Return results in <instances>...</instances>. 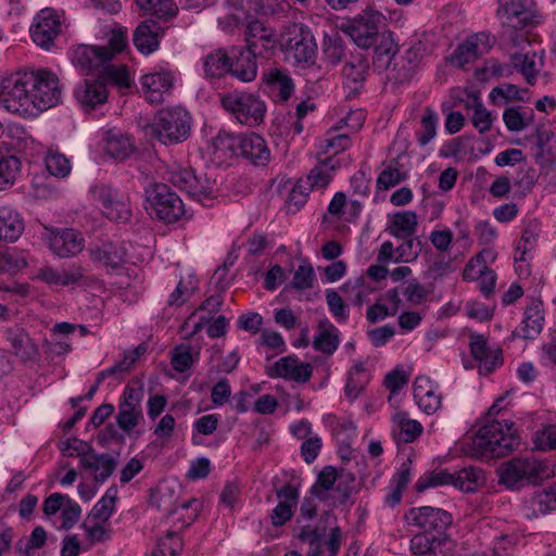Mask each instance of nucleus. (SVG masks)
I'll use <instances>...</instances> for the list:
<instances>
[{
    "label": "nucleus",
    "instance_id": "nucleus-1",
    "mask_svg": "<svg viewBox=\"0 0 556 556\" xmlns=\"http://www.w3.org/2000/svg\"><path fill=\"white\" fill-rule=\"evenodd\" d=\"M520 444L516 424L511 420H492L482 426L472 438L473 453L483 458H501Z\"/></svg>",
    "mask_w": 556,
    "mask_h": 556
},
{
    "label": "nucleus",
    "instance_id": "nucleus-2",
    "mask_svg": "<svg viewBox=\"0 0 556 556\" xmlns=\"http://www.w3.org/2000/svg\"><path fill=\"white\" fill-rule=\"evenodd\" d=\"M496 16L503 26V37L511 47L521 48L529 42L527 27L540 23L533 0H497Z\"/></svg>",
    "mask_w": 556,
    "mask_h": 556
},
{
    "label": "nucleus",
    "instance_id": "nucleus-3",
    "mask_svg": "<svg viewBox=\"0 0 556 556\" xmlns=\"http://www.w3.org/2000/svg\"><path fill=\"white\" fill-rule=\"evenodd\" d=\"M191 130V117L180 108L160 110L153 122L143 127L144 137L156 140L165 146L177 144L185 141Z\"/></svg>",
    "mask_w": 556,
    "mask_h": 556
},
{
    "label": "nucleus",
    "instance_id": "nucleus-4",
    "mask_svg": "<svg viewBox=\"0 0 556 556\" xmlns=\"http://www.w3.org/2000/svg\"><path fill=\"white\" fill-rule=\"evenodd\" d=\"M281 51L293 65L306 67L314 63L317 45L308 27L303 24L289 23L279 39Z\"/></svg>",
    "mask_w": 556,
    "mask_h": 556
},
{
    "label": "nucleus",
    "instance_id": "nucleus-5",
    "mask_svg": "<svg viewBox=\"0 0 556 556\" xmlns=\"http://www.w3.org/2000/svg\"><path fill=\"white\" fill-rule=\"evenodd\" d=\"M141 11L156 17L141 21V53L148 55L160 47V38L165 31L161 21L174 17L178 7L174 0H141Z\"/></svg>",
    "mask_w": 556,
    "mask_h": 556
},
{
    "label": "nucleus",
    "instance_id": "nucleus-6",
    "mask_svg": "<svg viewBox=\"0 0 556 556\" xmlns=\"http://www.w3.org/2000/svg\"><path fill=\"white\" fill-rule=\"evenodd\" d=\"M126 47V36L121 30H114L108 46L79 45L73 49L72 62L86 74L102 72L106 63L122 52Z\"/></svg>",
    "mask_w": 556,
    "mask_h": 556
},
{
    "label": "nucleus",
    "instance_id": "nucleus-7",
    "mask_svg": "<svg viewBox=\"0 0 556 556\" xmlns=\"http://www.w3.org/2000/svg\"><path fill=\"white\" fill-rule=\"evenodd\" d=\"M144 197V210L152 218L169 224L185 215L182 200L165 184L149 185Z\"/></svg>",
    "mask_w": 556,
    "mask_h": 556
},
{
    "label": "nucleus",
    "instance_id": "nucleus-8",
    "mask_svg": "<svg viewBox=\"0 0 556 556\" xmlns=\"http://www.w3.org/2000/svg\"><path fill=\"white\" fill-rule=\"evenodd\" d=\"M30 84L27 72H17L2 78L0 81V105L13 114L35 117V104L27 93Z\"/></svg>",
    "mask_w": 556,
    "mask_h": 556
},
{
    "label": "nucleus",
    "instance_id": "nucleus-9",
    "mask_svg": "<svg viewBox=\"0 0 556 556\" xmlns=\"http://www.w3.org/2000/svg\"><path fill=\"white\" fill-rule=\"evenodd\" d=\"M544 470V464L534 456L514 457L498 468V481L508 489L539 484Z\"/></svg>",
    "mask_w": 556,
    "mask_h": 556
},
{
    "label": "nucleus",
    "instance_id": "nucleus-10",
    "mask_svg": "<svg viewBox=\"0 0 556 556\" xmlns=\"http://www.w3.org/2000/svg\"><path fill=\"white\" fill-rule=\"evenodd\" d=\"M220 103L241 124L255 127L264 122L266 104L256 94L232 91L224 94Z\"/></svg>",
    "mask_w": 556,
    "mask_h": 556
},
{
    "label": "nucleus",
    "instance_id": "nucleus-11",
    "mask_svg": "<svg viewBox=\"0 0 556 556\" xmlns=\"http://www.w3.org/2000/svg\"><path fill=\"white\" fill-rule=\"evenodd\" d=\"M27 78L31 81L33 104H35L36 116L50 108L58 105L62 98V86L58 76L49 70H37L27 72Z\"/></svg>",
    "mask_w": 556,
    "mask_h": 556
},
{
    "label": "nucleus",
    "instance_id": "nucleus-12",
    "mask_svg": "<svg viewBox=\"0 0 556 556\" xmlns=\"http://www.w3.org/2000/svg\"><path fill=\"white\" fill-rule=\"evenodd\" d=\"M386 16L372 7H367L345 27V33L363 49H368L377 41L379 30L386 25Z\"/></svg>",
    "mask_w": 556,
    "mask_h": 556
},
{
    "label": "nucleus",
    "instance_id": "nucleus-13",
    "mask_svg": "<svg viewBox=\"0 0 556 556\" xmlns=\"http://www.w3.org/2000/svg\"><path fill=\"white\" fill-rule=\"evenodd\" d=\"M170 181L179 190L199 201L215 198V181L206 176H197L191 168L174 166L170 170Z\"/></svg>",
    "mask_w": 556,
    "mask_h": 556
},
{
    "label": "nucleus",
    "instance_id": "nucleus-14",
    "mask_svg": "<svg viewBox=\"0 0 556 556\" xmlns=\"http://www.w3.org/2000/svg\"><path fill=\"white\" fill-rule=\"evenodd\" d=\"M42 239L53 255L67 258L79 254L85 248V238L73 228L45 227Z\"/></svg>",
    "mask_w": 556,
    "mask_h": 556
},
{
    "label": "nucleus",
    "instance_id": "nucleus-15",
    "mask_svg": "<svg viewBox=\"0 0 556 556\" xmlns=\"http://www.w3.org/2000/svg\"><path fill=\"white\" fill-rule=\"evenodd\" d=\"M404 518L409 526L417 527L427 533L446 534L445 530L453 522L448 511L431 506L410 508Z\"/></svg>",
    "mask_w": 556,
    "mask_h": 556
},
{
    "label": "nucleus",
    "instance_id": "nucleus-16",
    "mask_svg": "<svg viewBox=\"0 0 556 556\" xmlns=\"http://www.w3.org/2000/svg\"><path fill=\"white\" fill-rule=\"evenodd\" d=\"M176 84L175 74L166 68L141 76V94L151 105H159L173 93Z\"/></svg>",
    "mask_w": 556,
    "mask_h": 556
},
{
    "label": "nucleus",
    "instance_id": "nucleus-17",
    "mask_svg": "<svg viewBox=\"0 0 556 556\" xmlns=\"http://www.w3.org/2000/svg\"><path fill=\"white\" fill-rule=\"evenodd\" d=\"M63 23V13L60 14L50 8L42 9L30 26L33 41L37 46L49 49L61 33Z\"/></svg>",
    "mask_w": 556,
    "mask_h": 556
},
{
    "label": "nucleus",
    "instance_id": "nucleus-18",
    "mask_svg": "<svg viewBox=\"0 0 556 556\" xmlns=\"http://www.w3.org/2000/svg\"><path fill=\"white\" fill-rule=\"evenodd\" d=\"M244 41L245 50L260 58H267L277 45L275 30L258 20H252L248 23Z\"/></svg>",
    "mask_w": 556,
    "mask_h": 556
},
{
    "label": "nucleus",
    "instance_id": "nucleus-19",
    "mask_svg": "<svg viewBox=\"0 0 556 556\" xmlns=\"http://www.w3.org/2000/svg\"><path fill=\"white\" fill-rule=\"evenodd\" d=\"M321 532L312 526L301 528L299 539L309 545L306 556H337L341 544V531L339 527L330 530L329 538L321 540Z\"/></svg>",
    "mask_w": 556,
    "mask_h": 556
},
{
    "label": "nucleus",
    "instance_id": "nucleus-20",
    "mask_svg": "<svg viewBox=\"0 0 556 556\" xmlns=\"http://www.w3.org/2000/svg\"><path fill=\"white\" fill-rule=\"evenodd\" d=\"M270 378H282L298 383L307 382L313 375V367L298 357L288 355L279 358L268 370Z\"/></svg>",
    "mask_w": 556,
    "mask_h": 556
},
{
    "label": "nucleus",
    "instance_id": "nucleus-21",
    "mask_svg": "<svg viewBox=\"0 0 556 556\" xmlns=\"http://www.w3.org/2000/svg\"><path fill=\"white\" fill-rule=\"evenodd\" d=\"M470 352L472 357L479 362V372L489 375L503 364V351L501 348H491L482 334H471Z\"/></svg>",
    "mask_w": 556,
    "mask_h": 556
},
{
    "label": "nucleus",
    "instance_id": "nucleus-22",
    "mask_svg": "<svg viewBox=\"0 0 556 556\" xmlns=\"http://www.w3.org/2000/svg\"><path fill=\"white\" fill-rule=\"evenodd\" d=\"M93 200L100 205L101 212L115 222L128 220L130 213L127 205L117 200L116 192L108 186H97L91 189Z\"/></svg>",
    "mask_w": 556,
    "mask_h": 556
},
{
    "label": "nucleus",
    "instance_id": "nucleus-23",
    "mask_svg": "<svg viewBox=\"0 0 556 556\" xmlns=\"http://www.w3.org/2000/svg\"><path fill=\"white\" fill-rule=\"evenodd\" d=\"M93 200L100 205L101 212L115 222L128 220L130 213L127 205L117 200L116 192L108 186H97L91 189Z\"/></svg>",
    "mask_w": 556,
    "mask_h": 556
},
{
    "label": "nucleus",
    "instance_id": "nucleus-24",
    "mask_svg": "<svg viewBox=\"0 0 556 556\" xmlns=\"http://www.w3.org/2000/svg\"><path fill=\"white\" fill-rule=\"evenodd\" d=\"M493 45V38L490 34L478 33L469 36L465 42L456 49L452 62L463 67L467 63L476 60L477 58L488 53Z\"/></svg>",
    "mask_w": 556,
    "mask_h": 556
},
{
    "label": "nucleus",
    "instance_id": "nucleus-25",
    "mask_svg": "<svg viewBox=\"0 0 556 556\" xmlns=\"http://www.w3.org/2000/svg\"><path fill=\"white\" fill-rule=\"evenodd\" d=\"M414 400L427 415H432L442 406L439 387L428 376H418L414 381Z\"/></svg>",
    "mask_w": 556,
    "mask_h": 556
},
{
    "label": "nucleus",
    "instance_id": "nucleus-26",
    "mask_svg": "<svg viewBox=\"0 0 556 556\" xmlns=\"http://www.w3.org/2000/svg\"><path fill=\"white\" fill-rule=\"evenodd\" d=\"M369 70V63L362 54L352 55L342 68L344 88L348 90V98H354L363 88Z\"/></svg>",
    "mask_w": 556,
    "mask_h": 556
},
{
    "label": "nucleus",
    "instance_id": "nucleus-27",
    "mask_svg": "<svg viewBox=\"0 0 556 556\" xmlns=\"http://www.w3.org/2000/svg\"><path fill=\"white\" fill-rule=\"evenodd\" d=\"M90 260L104 267L117 268L128 262V247L125 242H104L89 250Z\"/></svg>",
    "mask_w": 556,
    "mask_h": 556
},
{
    "label": "nucleus",
    "instance_id": "nucleus-28",
    "mask_svg": "<svg viewBox=\"0 0 556 556\" xmlns=\"http://www.w3.org/2000/svg\"><path fill=\"white\" fill-rule=\"evenodd\" d=\"M179 485L176 482L162 481L155 490H152L149 506L162 513V518L172 517V513L178 505Z\"/></svg>",
    "mask_w": 556,
    "mask_h": 556
},
{
    "label": "nucleus",
    "instance_id": "nucleus-29",
    "mask_svg": "<svg viewBox=\"0 0 556 556\" xmlns=\"http://www.w3.org/2000/svg\"><path fill=\"white\" fill-rule=\"evenodd\" d=\"M238 152L254 165H266L270 160L265 139L255 132L240 135Z\"/></svg>",
    "mask_w": 556,
    "mask_h": 556
},
{
    "label": "nucleus",
    "instance_id": "nucleus-30",
    "mask_svg": "<svg viewBox=\"0 0 556 556\" xmlns=\"http://www.w3.org/2000/svg\"><path fill=\"white\" fill-rule=\"evenodd\" d=\"M108 97L106 85L101 79H86L75 89V98L85 111L105 103Z\"/></svg>",
    "mask_w": 556,
    "mask_h": 556
},
{
    "label": "nucleus",
    "instance_id": "nucleus-31",
    "mask_svg": "<svg viewBox=\"0 0 556 556\" xmlns=\"http://www.w3.org/2000/svg\"><path fill=\"white\" fill-rule=\"evenodd\" d=\"M37 277L50 286L67 287L80 282L85 277V269L78 265H71L61 270L52 266H43L39 268Z\"/></svg>",
    "mask_w": 556,
    "mask_h": 556
},
{
    "label": "nucleus",
    "instance_id": "nucleus-32",
    "mask_svg": "<svg viewBox=\"0 0 556 556\" xmlns=\"http://www.w3.org/2000/svg\"><path fill=\"white\" fill-rule=\"evenodd\" d=\"M392 434L394 439L403 443H412L416 441L422 433L424 427L421 424L409 418L405 412H396L392 418Z\"/></svg>",
    "mask_w": 556,
    "mask_h": 556
},
{
    "label": "nucleus",
    "instance_id": "nucleus-33",
    "mask_svg": "<svg viewBox=\"0 0 556 556\" xmlns=\"http://www.w3.org/2000/svg\"><path fill=\"white\" fill-rule=\"evenodd\" d=\"M7 340L10 342L12 353L22 361H35L38 357V346L23 328L9 329Z\"/></svg>",
    "mask_w": 556,
    "mask_h": 556
},
{
    "label": "nucleus",
    "instance_id": "nucleus-34",
    "mask_svg": "<svg viewBox=\"0 0 556 556\" xmlns=\"http://www.w3.org/2000/svg\"><path fill=\"white\" fill-rule=\"evenodd\" d=\"M541 232L540 224L535 220L530 222L523 229L520 240L516 245L515 262L519 263L517 271L519 275H528V268H523L522 262L526 261V255L533 251Z\"/></svg>",
    "mask_w": 556,
    "mask_h": 556
},
{
    "label": "nucleus",
    "instance_id": "nucleus-35",
    "mask_svg": "<svg viewBox=\"0 0 556 556\" xmlns=\"http://www.w3.org/2000/svg\"><path fill=\"white\" fill-rule=\"evenodd\" d=\"M341 166L339 160L333 157H319L318 163L314 168L311 169L309 174L306 177V180L303 184L312 189H324L326 188L331 178L332 172Z\"/></svg>",
    "mask_w": 556,
    "mask_h": 556
},
{
    "label": "nucleus",
    "instance_id": "nucleus-36",
    "mask_svg": "<svg viewBox=\"0 0 556 556\" xmlns=\"http://www.w3.org/2000/svg\"><path fill=\"white\" fill-rule=\"evenodd\" d=\"M410 470H412V460L407 459L404 462L401 467L396 470L393 477L390 480L388 493L384 496V504L388 507L397 506L403 497V492L405 491L409 480H410Z\"/></svg>",
    "mask_w": 556,
    "mask_h": 556
},
{
    "label": "nucleus",
    "instance_id": "nucleus-37",
    "mask_svg": "<svg viewBox=\"0 0 556 556\" xmlns=\"http://www.w3.org/2000/svg\"><path fill=\"white\" fill-rule=\"evenodd\" d=\"M446 534L421 532L410 539L409 548L415 556H431L447 542Z\"/></svg>",
    "mask_w": 556,
    "mask_h": 556
},
{
    "label": "nucleus",
    "instance_id": "nucleus-38",
    "mask_svg": "<svg viewBox=\"0 0 556 556\" xmlns=\"http://www.w3.org/2000/svg\"><path fill=\"white\" fill-rule=\"evenodd\" d=\"M239 141L240 135L235 136L226 131H219L210 146L214 161L222 164L237 155Z\"/></svg>",
    "mask_w": 556,
    "mask_h": 556
},
{
    "label": "nucleus",
    "instance_id": "nucleus-39",
    "mask_svg": "<svg viewBox=\"0 0 556 556\" xmlns=\"http://www.w3.org/2000/svg\"><path fill=\"white\" fill-rule=\"evenodd\" d=\"M514 67L522 74L529 85H534L536 75L543 67V52L514 53L510 56Z\"/></svg>",
    "mask_w": 556,
    "mask_h": 556
},
{
    "label": "nucleus",
    "instance_id": "nucleus-40",
    "mask_svg": "<svg viewBox=\"0 0 556 556\" xmlns=\"http://www.w3.org/2000/svg\"><path fill=\"white\" fill-rule=\"evenodd\" d=\"M138 403L139 395L137 391L131 387L126 388L123 394V400L119 403V412L117 415V424L123 430L129 431L130 429L136 427V407Z\"/></svg>",
    "mask_w": 556,
    "mask_h": 556
},
{
    "label": "nucleus",
    "instance_id": "nucleus-41",
    "mask_svg": "<svg viewBox=\"0 0 556 556\" xmlns=\"http://www.w3.org/2000/svg\"><path fill=\"white\" fill-rule=\"evenodd\" d=\"M528 517H539L556 510V486L536 492L523 505Z\"/></svg>",
    "mask_w": 556,
    "mask_h": 556
},
{
    "label": "nucleus",
    "instance_id": "nucleus-42",
    "mask_svg": "<svg viewBox=\"0 0 556 556\" xmlns=\"http://www.w3.org/2000/svg\"><path fill=\"white\" fill-rule=\"evenodd\" d=\"M548 130H539L536 132V143L534 148L535 162L546 172L556 173V144L548 146L549 141Z\"/></svg>",
    "mask_w": 556,
    "mask_h": 556
},
{
    "label": "nucleus",
    "instance_id": "nucleus-43",
    "mask_svg": "<svg viewBox=\"0 0 556 556\" xmlns=\"http://www.w3.org/2000/svg\"><path fill=\"white\" fill-rule=\"evenodd\" d=\"M257 55L240 49L235 60H230L231 71L230 74L241 81L249 83L256 78L257 75Z\"/></svg>",
    "mask_w": 556,
    "mask_h": 556
},
{
    "label": "nucleus",
    "instance_id": "nucleus-44",
    "mask_svg": "<svg viewBox=\"0 0 556 556\" xmlns=\"http://www.w3.org/2000/svg\"><path fill=\"white\" fill-rule=\"evenodd\" d=\"M543 304L539 300H533L526 307L522 319L521 337L525 339L535 338L543 329L544 316Z\"/></svg>",
    "mask_w": 556,
    "mask_h": 556
},
{
    "label": "nucleus",
    "instance_id": "nucleus-45",
    "mask_svg": "<svg viewBox=\"0 0 556 556\" xmlns=\"http://www.w3.org/2000/svg\"><path fill=\"white\" fill-rule=\"evenodd\" d=\"M81 466L94 473L97 481H105L115 469V460L108 454L83 455L79 459Z\"/></svg>",
    "mask_w": 556,
    "mask_h": 556
},
{
    "label": "nucleus",
    "instance_id": "nucleus-46",
    "mask_svg": "<svg viewBox=\"0 0 556 556\" xmlns=\"http://www.w3.org/2000/svg\"><path fill=\"white\" fill-rule=\"evenodd\" d=\"M418 225L417 215L413 211H403L395 213L390 219L389 232L400 239L413 237Z\"/></svg>",
    "mask_w": 556,
    "mask_h": 556
},
{
    "label": "nucleus",
    "instance_id": "nucleus-47",
    "mask_svg": "<svg viewBox=\"0 0 556 556\" xmlns=\"http://www.w3.org/2000/svg\"><path fill=\"white\" fill-rule=\"evenodd\" d=\"M24 231V222L17 212L0 208V240L16 241Z\"/></svg>",
    "mask_w": 556,
    "mask_h": 556
},
{
    "label": "nucleus",
    "instance_id": "nucleus-48",
    "mask_svg": "<svg viewBox=\"0 0 556 556\" xmlns=\"http://www.w3.org/2000/svg\"><path fill=\"white\" fill-rule=\"evenodd\" d=\"M231 58L223 49H217L203 58V71L206 77H222L226 73H230Z\"/></svg>",
    "mask_w": 556,
    "mask_h": 556
},
{
    "label": "nucleus",
    "instance_id": "nucleus-49",
    "mask_svg": "<svg viewBox=\"0 0 556 556\" xmlns=\"http://www.w3.org/2000/svg\"><path fill=\"white\" fill-rule=\"evenodd\" d=\"M484 481L483 471L471 466L453 472V485L464 492H476Z\"/></svg>",
    "mask_w": 556,
    "mask_h": 556
},
{
    "label": "nucleus",
    "instance_id": "nucleus-50",
    "mask_svg": "<svg viewBox=\"0 0 556 556\" xmlns=\"http://www.w3.org/2000/svg\"><path fill=\"white\" fill-rule=\"evenodd\" d=\"M266 83L273 92H277L278 99L282 102L288 101L294 91L293 80L283 70L269 71L266 75Z\"/></svg>",
    "mask_w": 556,
    "mask_h": 556
},
{
    "label": "nucleus",
    "instance_id": "nucleus-51",
    "mask_svg": "<svg viewBox=\"0 0 556 556\" xmlns=\"http://www.w3.org/2000/svg\"><path fill=\"white\" fill-rule=\"evenodd\" d=\"M102 78L119 90H128L135 86V74H130L128 66L106 63L102 71Z\"/></svg>",
    "mask_w": 556,
    "mask_h": 556
},
{
    "label": "nucleus",
    "instance_id": "nucleus-52",
    "mask_svg": "<svg viewBox=\"0 0 556 556\" xmlns=\"http://www.w3.org/2000/svg\"><path fill=\"white\" fill-rule=\"evenodd\" d=\"M199 350L189 344H180L170 351V364L175 371L186 372L199 358Z\"/></svg>",
    "mask_w": 556,
    "mask_h": 556
},
{
    "label": "nucleus",
    "instance_id": "nucleus-53",
    "mask_svg": "<svg viewBox=\"0 0 556 556\" xmlns=\"http://www.w3.org/2000/svg\"><path fill=\"white\" fill-rule=\"evenodd\" d=\"M199 287V280L192 274L181 277L176 289L169 294L167 303L170 306H181L195 292Z\"/></svg>",
    "mask_w": 556,
    "mask_h": 556
},
{
    "label": "nucleus",
    "instance_id": "nucleus-54",
    "mask_svg": "<svg viewBox=\"0 0 556 556\" xmlns=\"http://www.w3.org/2000/svg\"><path fill=\"white\" fill-rule=\"evenodd\" d=\"M337 130L336 127L331 129L328 134V138L325 139L318 151V157L323 155L325 157H333L346 149H349L352 144L351 138L346 134L332 135V131Z\"/></svg>",
    "mask_w": 556,
    "mask_h": 556
},
{
    "label": "nucleus",
    "instance_id": "nucleus-55",
    "mask_svg": "<svg viewBox=\"0 0 556 556\" xmlns=\"http://www.w3.org/2000/svg\"><path fill=\"white\" fill-rule=\"evenodd\" d=\"M105 152L115 160H124L134 151L130 139L123 134L108 132Z\"/></svg>",
    "mask_w": 556,
    "mask_h": 556
},
{
    "label": "nucleus",
    "instance_id": "nucleus-56",
    "mask_svg": "<svg viewBox=\"0 0 556 556\" xmlns=\"http://www.w3.org/2000/svg\"><path fill=\"white\" fill-rule=\"evenodd\" d=\"M339 345L337 329L332 325L320 326L313 340V348L324 354L331 355Z\"/></svg>",
    "mask_w": 556,
    "mask_h": 556
},
{
    "label": "nucleus",
    "instance_id": "nucleus-57",
    "mask_svg": "<svg viewBox=\"0 0 556 556\" xmlns=\"http://www.w3.org/2000/svg\"><path fill=\"white\" fill-rule=\"evenodd\" d=\"M139 358V346L131 351L125 352L124 357L117 364L99 372V381H103L108 377L123 379L134 367Z\"/></svg>",
    "mask_w": 556,
    "mask_h": 556
},
{
    "label": "nucleus",
    "instance_id": "nucleus-58",
    "mask_svg": "<svg viewBox=\"0 0 556 556\" xmlns=\"http://www.w3.org/2000/svg\"><path fill=\"white\" fill-rule=\"evenodd\" d=\"M20 167V159L9 155L0 149V190H4L14 184Z\"/></svg>",
    "mask_w": 556,
    "mask_h": 556
},
{
    "label": "nucleus",
    "instance_id": "nucleus-59",
    "mask_svg": "<svg viewBox=\"0 0 556 556\" xmlns=\"http://www.w3.org/2000/svg\"><path fill=\"white\" fill-rule=\"evenodd\" d=\"M117 491L110 488L104 496L93 506L87 518L98 520V522H108L113 514Z\"/></svg>",
    "mask_w": 556,
    "mask_h": 556
},
{
    "label": "nucleus",
    "instance_id": "nucleus-60",
    "mask_svg": "<svg viewBox=\"0 0 556 556\" xmlns=\"http://www.w3.org/2000/svg\"><path fill=\"white\" fill-rule=\"evenodd\" d=\"M201 508L202 504L199 500L190 498L178 504L172 513V517H176L179 528H186L198 518Z\"/></svg>",
    "mask_w": 556,
    "mask_h": 556
},
{
    "label": "nucleus",
    "instance_id": "nucleus-61",
    "mask_svg": "<svg viewBox=\"0 0 556 556\" xmlns=\"http://www.w3.org/2000/svg\"><path fill=\"white\" fill-rule=\"evenodd\" d=\"M486 257L494 258L492 250L484 249L476 256L470 258L463 270L464 279L468 281H477L480 276L489 268L486 266Z\"/></svg>",
    "mask_w": 556,
    "mask_h": 556
},
{
    "label": "nucleus",
    "instance_id": "nucleus-62",
    "mask_svg": "<svg viewBox=\"0 0 556 556\" xmlns=\"http://www.w3.org/2000/svg\"><path fill=\"white\" fill-rule=\"evenodd\" d=\"M181 549V538L176 532L168 531L156 542L150 556H178Z\"/></svg>",
    "mask_w": 556,
    "mask_h": 556
},
{
    "label": "nucleus",
    "instance_id": "nucleus-63",
    "mask_svg": "<svg viewBox=\"0 0 556 556\" xmlns=\"http://www.w3.org/2000/svg\"><path fill=\"white\" fill-rule=\"evenodd\" d=\"M27 266L26 258L15 250H0V273L14 275Z\"/></svg>",
    "mask_w": 556,
    "mask_h": 556
},
{
    "label": "nucleus",
    "instance_id": "nucleus-64",
    "mask_svg": "<svg viewBox=\"0 0 556 556\" xmlns=\"http://www.w3.org/2000/svg\"><path fill=\"white\" fill-rule=\"evenodd\" d=\"M438 116L435 112L426 108L420 121V129L417 131V139L420 146L428 144L437 134Z\"/></svg>",
    "mask_w": 556,
    "mask_h": 556
}]
</instances>
